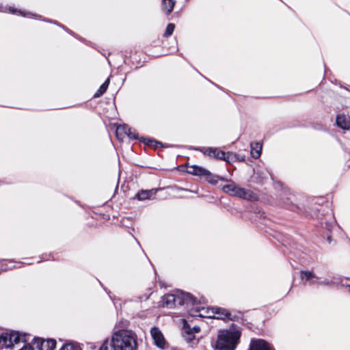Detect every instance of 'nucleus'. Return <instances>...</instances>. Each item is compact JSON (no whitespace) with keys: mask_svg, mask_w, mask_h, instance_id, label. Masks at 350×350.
Wrapping results in <instances>:
<instances>
[{"mask_svg":"<svg viewBox=\"0 0 350 350\" xmlns=\"http://www.w3.org/2000/svg\"><path fill=\"white\" fill-rule=\"evenodd\" d=\"M217 152V159H219V160H221V161H224L226 159L225 157H226V154H227V152L223 151V150H215Z\"/></svg>","mask_w":350,"mask_h":350,"instance_id":"72a5a7b5","label":"nucleus"},{"mask_svg":"<svg viewBox=\"0 0 350 350\" xmlns=\"http://www.w3.org/2000/svg\"><path fill=\"white\" fill-rule=\"evenodd\" d=\"M205 178V180L211 185H216L218 182V180H222L224 182H228V179L223 177L219 176L218 175H215L212 174L210 171L208 170V173L205 174V176H204Z\"/></svg>","mask_w":350,"mask_h":350,"instance_id":"f8f14e48","label":"nucleus"},{"mask_svg":"<svg viewBox=\"0 0 350 350\" xmlns=\"http://www.w3.org/2000/svg\"><path fill=\"white\" fill-rule=\"evenodd\" d=\"M197 299L191 293L180 291L176 294H167L161 297V306L172 308L176 306L195 305Z\"/></svg>","mask_w":350,"mask_h":350,"instance_id":"7ed1b4c3","label":"nucleus"},{"mask_svg":"<svg viewBox=\"0 0 350 350\" xmlns=\"http://www.w3.org/2000/svg\"><path fill=\"white\" fill-rule=\"evenodd\" d=\"M126 135L130 138V139H137V134L135 131V129H133L132 128L130 127V131L129 132H126Z\"/></svg>","mask_w":350,"mask_h":350,"instance_id":"473e14b6","label":"nucleus"},{"mask_svg":"<svg viewBox=\"0 0 350 350\" xmlns=\"http://www.w3.org/2000/svg\"><path fill=\"white\" fill-rule=\"evenodd\" d=\"M150 334L154 340V344L158 348L164 349L165 348L166 342L161 331L157 327H154L151 328Z\"/></svg>","mask_w":350,"mask_h":350,"instance_id":"9d476101","label":"nucleus"},{"mask_svg":"<svg viewBox=\"0 0 350 350\" xmlns=\"http://www.w3.org/2000/svg\"><path fill=\"white\" fill-rule=\"evenodd\" d=\"M321 225L323 228L327 229L328 232H331L332 230L335 227L336 221L332 212L327 214L326 219H322Z\"/></svg>","mask_w":350,"mask_h":350,"instance_id":"9b49d317","label":"nucleus"},{"mask_svg":"<svg viewBox=\"0 0 350 350\" xmlns=\"http://www.w3.org/2000/svg\"><path fill=\"white\" fill-rule=\"evenodd\" d=\"M104 289H105V291L107 293V294L109 295V297H110L111 299H112V300H113V298H112V297H111V296L109 295V294H110V291H107V288H105Z\"/></svg>","mask_w":350,"mask_h":350,"instance_id":"a19ab883","label":"nucleus"},{"mask_svg":"<svg viewBox=\"0 0 350 350\" xmlns=\"http://www.w3.org/2000/svg\"><path fill=\"white\" fill-rule=\"evenodd\" d=\"M138 338L132 330L120 329L113 333L111 340L106 339L98 350H137Z\"/></svg>","mask_w":350,"mask_h":350,"instance_id":"f257e3e1","label":"nucleus"},{"mask_svg":"<svg viewBox=\"0 0 350 350\" xmlns=\"http://www.w3.org/2000/svg\"><path fill=\"white\" fill-rule=\"evenodd\" d=\"M251 155L254 159H258L261 154L262 144L259 142L251 143Z\"/></svg>","mask_w":350,"mask_h":350,"instance_id":"dca6fc26","label":"nucleus"},{"mask_svg":"<svg viewBox=\"0 0 350 350\" xmlns=\"http://www.w3.org/2000/svg\"><path fill=\"white\" fill-rule=\"evenodd\" d=\"M175 29V25L174 23H169L166 27L165 31L163 33V36L165 38L170 37L174 32Z\"/></svg>","mask_w":350,"mask_h":350,"instance_id":"bb28decb","label":"nucleus"},{"mask_svg":"<svg viewBox=\"0 0 350 350\" xmlns=\"http://www.w3.org/2000/svg\"><path fill=\"white\" fill-rule=\"evenodd\" d=\"M175 5V1L174 0H163L162 1V7L163 9L166 12L167 14H169L172 12L174 9Z\"/></svg>","mask_w":350,"mask_h":350,"instance_id":"6ab92c4d","label":"nucleus"},{"mask_svg":"<svg viewBox=\"0 0 350 350\" xmlns=\"http://www.w3.org/2000/svg\"><path fill=\"white\" fill-rule=\"evenodd\" d=\"M241 336V332L237 329L219 330L215 343V350H235Z\"/></svg>","mask_w":350,"mask_h":350,"instance_id":"f03ea898","label":"nucleus"},{"mask_svg":"<svg viewBox=\"0 0 350 350\" xmlns=\"http://www.w3.org/2000/svg\"><path fill=\"white\" fill-rule=\"evenodd\" d=\"M33 344L38 350H54L56 347V340L54 339L44 340L40 338H34Z\"/></svg>","mask_w":350,"mask_h":350,"instance_id":"6e6552de","label":"nucleus"},{"mask_svg":"<svg viewBox=\"0 0 350 350\" xmlns=\"http://www.w3.org/2000/svg\"><path fill=\"white\" fill-rule=\"evenodd\" d=\"M110 82L109 78H107L105 81L100 86L99 89L94 94V98H98L101 96L107 90Z\"/></svg>","mask_w":350,"mask_h":350,"instance_id":"aec40b11","label":"nucleus"},{"mask_svg":"<svg viewBox=\"0 0 350 350\" xmlns=\"http://www.w3.org/2000/svg\"><path fill=\"white\" fill-rule=\"evenodd\" d=\"M196 176H204L205 174L208 173V170H206L202 167L198 166V167H196Z\"/></svg>","mask_w":350,"mask_h":350,"instance_id":"2f4dec72","label":"nucleus"},{"mask_svg":"<svg viewBox=\"0 0 350 350\" xmlns=\"http://www.w3.org/2000/svg\"><path fill=\"white\" fill-rule=\"evenodd\" d=\"M248 350H275L273 345L260 338H252Z\"/></svg>","mask_w":350,"mask_h":350,"instance_id":"0eeeda50","label":"nucleus"},{"mask_svg":"<svg viewBox=\"0 0 350 350\" xmlns=\"http://www.w3.org/2000/svg\"><path fill=\"white\" fill-rule=\"evenodd\" d=\"M0 12H10V13L14 14H18V15H21L22 16L29 17H29H34L36 19L42 20L44 21H46V22H48V23H53L55 25H57L62 27L66 31L72 33L71 31L69 29H68L64 25H60L59 23H58L55 21H52V20H49V19H45V18H43L42 16H40V15L35 14H33V13L29 12H25V11H22V10H17V9L13 8V7H11V6H10V7L4 6L2 4H0Z\"/></svg>","mask_w":350,"mask_h":350,"instance_id":"423d86ee","label":"nucleus"},{"mask_svg":"<svg viewBox=\"0 0 350 350\" xmlns=\"http://www.w3.org/2000/svg\"><path fill=\"white\" fill-rule=\"evenodd\" d=\"M300 279L304 282H308L311 280L317 278V275L312 271L309 270L300 271Z\"/></svg>","mask_w":350,"mask_h":350,"instance_id":"2eb2a0df","label":"nucleus"},{"mask_svg":"<svg viewBox=\"0 0 350 350\" xmlns=\"http://www.w3.org/2000/svg\"><path fill=\"white\" fill-rule=\"evenodd\" d=\"M130 127L127 124L119 125L116 131V135L118 139L122 140L125 135H126V132H129Z\"/></svg>","mask_w":350,"mask_h":350,"instance_id":"a211bd4d","label":"nucleus"},{"mask_svg":"<svg viewBox=\"0 0 350 350\" xmlns=\"http://www.w3.org/2000/svg\"><path fill=\"white\" fill-rule=\"evenodd\" d=\"M196 167H198V165H193V166H191L190 167V169L188 170V172L189 174H191L193 175H195L196 174Z\"/></svg>","mask_w":350,"mask_h":350,"instance_id":"f704fd0d","label":"nucleus"},{"mask_svg":"<svg viewBox=\"0 0 350 350\" xmlns=\"http://www.w3.org/2000/svg\"><path fill=\"white\" fill-rule=\"evenodd\" d=\"M193 333L195 334L196 333H198L200 331V327L199 326L195 325L191 327Z\"/></svg>","mask_w":350,"mask_h":350,"instance_id":"e433bc0d","label":"nucleus"},{"mask_svg":"<svg viewBox=\"0 0 350 350\" xmlns=\"http://www.w3.org/2000/svg\"><path fill=\"white\" fill-rule=\"evenodd\" d=\"M9 334V340L11 341L12 343V347L14 346V344H17L19 342L21 338H20V334L17 332H11L10 333H8Z\"/></svg>","mask_w":350,"mask_h":350,"instance_id":"393cba45","label":"nucleus"},{"mask_svg":"<svg viewBox=\"0 0 350 350\" xmlns=\"http://www.w3.org/2000/svg\"><path fill=\"white\" fill-rule=\"evenodd\" d=\"M142 141L144 142V143L148 146H154L155 148H158L159 146H161V147H170V146L168 145H163V144L161 142H157L154 139H145V138H142L141 139Z\"/></svg>","mask_w":350,"mask_h":350,"instance_id":"4be33fe9","label":"nucleus"},{"mask_svg":"<svg viewBox=\"0 0 350 350\" xmlns=\"http://www.w3.org/2000/svg\"><path fill=\"white\" fill-rule=\"evenodd\" d=\"M225 159H226L224 161L228 163H233V162L241 160L239 159L238 154L233 153L232 152H228L227 154H226V157H225Z\"/></svg>","mask_w":350,"mask_h":350,"instance_id":"a878e982","label":"nucleus"},{"mask_svg":"<svg viewBox=\"0 0 350 350\" xmlns=\"http://www.w3.org/2000/svg\"><path fill=\"white\" fill-rule=\"evenodd\" d=\"M336 124L343 129H348L350 126L349 120L344 115H338L336 117Z\"/></svg>","mask_w":350,"mask_h":350,"instance_id":"f3484780","label":"nucleus"},{"mask_svg":"<svg viewBox=\"0 0 350 350\" xmlns=\"http://www.w3.org/2000/svg\"><path fill=\"white\" fill-rule=\"evenodd\" d=\"M318 282H319V278L317 275V278L311 280L310 281L308 282V283L310 285H315V284H318Z\"/></svg>","mask_w":350,"mask_h":350,"instance_id":"c9c22d12","label":"nucleus"},{"mask_svg":"<svg viewBox=\"0 0 350 350\" xmlns=\"http://www.w3.org/2000/svg\"><path fill=\"white\" fill-rule=\"evenodd\" d=\"M228 180L230 183L222 187L224 192L245 200H252L254 198V193L252 191L240 187L230 180Z\"/></svg>","mask_w":350,"mask_h":350,"instance_id":"39448f33","label":"nucleus"},{"mask_svg":"<svg viewBox=\"0 0 350 350\" xmlns=\"http://www.w3.org/2000/svg\"><path fill=\"white\" fill-rule=\"evenodd\" d=\"M294 198H295V197L293 196H292L289 198H287L286 200L284 201V206L286 208L290 209L293 211H295V212L298 213L299 214H303V215H306V217H313L314 216L316 215V214H312V213H308L305 209L303 210L302 207H301L300 206H299L297 204H295L293 202Z\"/></svg>","mask_w":350,"mask_h":350,"instance_id":"1a4fd4ad","label":"nucleus"},{"mask_svg":"<svg viewBox=\"0 0 350 350\" xmlns=\"http://www.w3.org/2000/svg\"><path fill=\"white\" fill-rule=\"evenodd\" d=\"M195 150H198L202 152L204 155L208 156L210 157H213L215 159H217V154L216 151L214 150H219L218 148L213 147H198L195 148Z\"/></svg>","mask_w":350,"mask_h":350,"instance_id":"4468645a","label":"nucleus"},{"mask_svg":"<svg viewBox=\"0 0 350 350\" xmlns=\"http://www.w3.org/2000/svg\"><path fill=\"white\" fill-rule=\"evenodd\" d=\"M183 333L182 334H190L193 333L191 327L190 325L187 323V321L185 319L183 320V328H182Z\"/></svg>","mask_w":350,"mask_h":350,"instance_id":"c85d7f7f","label":"nucleus"},{"mask_svg":"<svg viewBox=\"0 0 350 350\" xmlns=\"http://www.w3.org/2000/svg\"><path fill=\"white\" fill-rule=\"evenodd\" d=\"M226 317V320H230V321H242L243 320V315L241 312H230V311L228 312Z\"/></svg>","mask_w":350,"mask_h":350,"instance_id":"412c9836","label":"nucleus"},{"mask_svg":"<svg viewBox=\"0 0 350 350\" xmlns=\"http://www.w3.org/2000/svg\"><path fill=\"white\" fill-rule=\"evenodd\" d=\"M346 291L350 293V284H348L345 286Z\"/></svg>","mask_w":350,"mask_h":350,"instance_id":"ea45409f","label":"nucleus"},{"mask_svg":"<svg viewBox=\"0 0 350 350\" xmlns=\"http://www.w3.org/2000/svg\"><path fill=\"white\" fill-rule=\"evenodd\" d=\"M327 241L329 243H331L332 242V237L330 235H328L327 237Z\"/></svg>","mask_w":350,"mask_h":350,"instance_id":"58836bf2","label":"nucleus"},{"mask_svg":"<svg viewBox=\"0 0 350 350\" xmlns=\"http://www.w3.org/2000/svg\"><path fill=\"white\" fill-rule=\"evenodd\" d=\"M8 333H3L0 336V344L5 346L6 348H11L12 343L9 340Z\"/></svg>","mask_w":350,"mask_h":350,"instance_id":"5701e85b","label":"nucleus"},{"mask_svg":"<svg viewBox=\"0 0 350 350\" xmlns=\"http://www.w3.org/2000/svg\"><path fill=\"white\" fill-rule=\"evenodd\" d=\"M157 191V189H142L137 193H136L135 198L141 201L150 199L151 196L156 194Z\"/></svg>","mask_w":350,"mask_h":350,"instance_id":"ddd939ff","label":"nucleus"},{"mask_svg":"<svg viewBox=\"0 0 350 350\" xmlns=\"http://www.w3.org/2000/svg\"><path fill=\"white\" fill-rule=\"evenodd\" d=\"M12 262L10 260L0 259V273L6 271L15 267V266H8V263Z\"/></svg>","mask_w":350,"mask_h":350,"instance_id":"b1692460","label":"nucleus"},{"mask_svg":"<svg viewBox=\"0 0 350 350\" xmlns=\"http://www.w3.org/2000/svg\"><path fill=\"white\" fill-rule=\"evenodd\" d=\"M183 336L187 343L193 342L196 339L195 334L193 333L183 334Z\"/></svg>","mask_w":350,"mask_h":350,"instance_id":"c756f323","label":"nucleus"},{"mask_svg":"<svg viewBox=\"0 0 350 350\" xmlns=\"http://www.w3.org/2000/svg\"><path fill=\"white\" fill-rule=\"evenodd\" d=\"M228 312V310L220 307L212 308L211 310L206 309L204 307H197L191 309L189 314L193 317H214L226 321Z\"/></svg>","mask_w":350,"mask_h":350,"instance_id":"20e7f679","label":"nucleus"},{"mask_svg":"<svg viewBox=\"0 0 350 350\" xmlns=\"http://www.w3.org/2000/svg\"><path fill=\"white\" fill-rule=\"evenodd\" d=\"M149 295H145V296H144V297H139V299H140V300H141V301H143V300H147V299H148V297H149Z\"/></svg>","mask_w":350,"mask_h":350,"instance_id":"4c0bfd02","label":"nucleus"},{"mask_svg":"<svg viewBox=\"0 0 350 350\" xmlns=\"http://www.w3.org/2000/svg\"><path fill=\"white\" fill-rule=\"evenodd\" d=\"M60 350H81L80 348L71 343L64 345Z\"/></svg>","mask_w":350,"mask_h":350,"instance_id":"7c9ffc66","label":"nucleus"},{"mask_svg":"<svg viewBox=\"0 0 350 350\" xmlns=\"http://www.w3.org/2000/svg\"><path fill=\"white\" fill-rule=\"evenodd\" d=\"M337 283L335 281L329 278H325L323 280H319V282H318V285H325L328 286H334Z\"/></svg>","mask_w":350,"mask_h":350,"instance_id":"cd10ccee","label":"nucleus"}]
</instances>
